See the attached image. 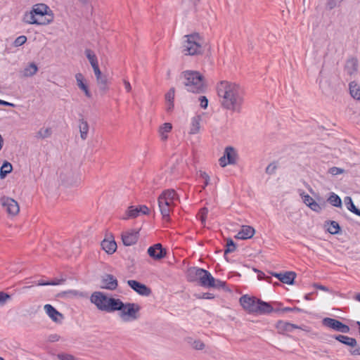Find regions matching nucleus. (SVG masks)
<instances>
[{"mask_svg": "<svg viewBox=\"0 0 360 360\" xmlns=\"http://www.w3.org/2000/svg\"><path fill=\"white\" fill-rule=\"evenodd\" d=\"M38 67L34 63H29L22 70V76L25 77H31L37 74Z\"/></svg>", "mask_w": 360, "mask_h": 360, "instance_id": "33", "label": "nucleus"}, {"mask_svg": "<svg viewBox=\"0 0 360 360\" xmlns=\"http://www.w3.org/2000/svg\"><path fill=\"white\" fill-rule=\"evenodd\" d=\"M322 323L326 327L343 333H347L350 330L348 326L342 323L338 320L331 318H324L322 321Z\"/></svg>", "mask_w": 360, "mask_h": 360, "instance_id": "16", "label": "nucleus"}, {"mask_svg": "<svg viewBox=\"0 0 360 360\" xmlns=\"http://www.w3.org/2000/svg\"><path fill=\"white\" fill-rule=\"evenodd\" d=\"M117 300L118 299L109 297L101 292H94L90 297L91 302L95 304L98 309L108 312L113 311Z\"/></svg>", "mask_w": 360, "mask_h": 360, "instance_id": "9", "label": "nucleus"}, {"mask_svg": "<svg viewBox=\"0 0 360 360\" xmlns=\"http://www.w3.org/2000/svg\"><path fill=\"white\" fill-rule=\"evenodd\" d=\"M236 249V245L231 239L227 240V248L225 250V254L233 252Z\"/></svg>", "mask_w": 360, "mask_h": 360, "instance_id": "44", "label": "nucleus"}, {"mask_svg": "<svg viewBox=\"0 0 360 360\" xmlns=\"http://www.w3.org/2000/svg\"><path fill=\"white\" fill-rule=\"evenodd\" d=\"M0 203L9 218H14L19 214L20 205L15 199L4 196L0 199Z\"/></svg>", "mask_w": 360, "mask_h": 360, "instance_id": "11", "label": "nucleus"}, {"mask_svg": "<svg viewBox=\"0 0 360 360\" xmlns=\"http://www.w3.org/2000/svg\"><path fill=\"white\" fill-rule=\"evenodd\" d=\"M207 213H208L207 209V208H202L200 211V212L198 214L202 224H203L205 223V220H206V217H207Z\"/></svg>", "mask_w": 360, "mask_h": 360, "instance_id": "45", "label": "nucleus"}, {"mask_svg": "<svg viewBox=\"0 0 360 360\" xmlns=\"http://www.w3.org/2000/svg\"><path fill=\"white\" fill-rule=\"evenodd\" d=\"M11 296L5 292H0V306H3L5 303L10 300Z\"/></svg>", "mask_w": 360, "mask_h": 360, "instance_id": "46", "label": "nucleus"}, {"mask_svg": "<svg viewBox=\"0 0 360 360\" xmlns=\"http://www.w3.org/2000/svg\"><path fill=\"white\" fill-rule=\"evenodd\" d=\"M276 328L279 333H284L292 332L294 329L300 328V327L288 322L280 321L276 323Z\"/></svg>", "mask_w": 360, "mask_h": 360, "instance_id": "32", "label": "nucleus"}, {"mask_svg": "<svg viewBox=\"0 0 360 360\" xmlns=\"http://www.w3.org/2000/svg\"><path fill=\"white\" fill-rule=\"evenodd\" d=\"M150 212V209L146 205H131L127 209L122 219H135L142 215H148Z\"/></svg>", "mask_w": 360, "mask_h": 360, "instance_id": "12", "label": "nucleus"}, {"mask_svg": "<svg viewBox=\"0 0 360 360\" xmlns=\"http://www.w3.org/2000/svg\"><path fill=\"white\" fill-rule=\"evenodd\" d=\"M0 360H5V359L2 357H0Z\"/></svg>", "mask_w": 360, "mask_h": 360, "instance_id": "62", "label": "nucleus"}, {"mask_svg": "<svg viewBox=\"0 0 360 360\" xmlns=\"http://www.w3.org/2000/svg\"><path fill=\"white\" fill-rule=\"evenodd\" d=\"M189 274L194 281H198L205 288H222L225 285L224 282L215 279L209 271L205 269L193 268L190 269Z\"/></svg>", "mask_w": 360, "mask_h": 360, "instance_id": "6", "label": "nucleus"}, {"mask_svg": "<svg viewBox=\"0 0 360 360\" xmlns=\"http://www.w3.org/2000/svg\"><path fill=\"white\" fill-rule=\"evenodd\" d=\"M328 202L333 206L341 208L342 207V200L335 193H332L330 194L328 198Z\"/></svg>", "mask_w": 360, "mask_h": 360, "instance_id": "39", "label": "nucleus"}, {"mask_svg": "<svg viewBox=\"0 0 360 360\" xmlns=\"http://www.w3.org/2000/svg\"><path fill=\"white\" fill-rule=\"evenodd\" d=\"M345 70L350 76L356 75L358 70L357 60L354 58L349 60L346 63Z\"/></svg>", "mask_w": 360, "mask_h": 360, "instance_id": "36", "label": "nucleus"}, {"mask_svg": "<svg viewBox=\"0 0 360 360\" xmlns=\"http://www.w3.org/2000/svg\"><path fill=\"white\" fill-rule=\"evenodd\" d=\"M13 171V166L11 163L8 161H4L0 167V179H4L6 176L11 173Z\"/></svg>", "mask_w": 360, "mask_h": 360, "instance_id": "37", "label": "nucleus"}, {"mask_svg": "<svg viewBox=\"0 0 360 360\" xmlns=\"http://www.w3.org/2000/svg\"><path fill=\"white\" fill-rule=\"evenodd\" d=\"M84 53L93 69V72L99 70L100 67L98 64V60L96 53L91 49H86Z\"/></svg>", "mask_w": 360, "mask_h": 360, "instance_id": "30", "label": "nucleus"}, {"mask_svg": "<svg viewBox=\"0 0 360 360\" xmlns=\"http://www.w3.org/2000/svg\"><path fill=\"white\" fill-rule=\"evenodd\" d=\"M38 134L40 137L46 138L51 136V130L49 128L41 129Z\"/></svg>", "mask_w": 360, "mask_h": 360, "instance_id": "47", "label": "nucleus"}, {"mask_svg": "<svg viewBox=\"0 0 360 360\" xmlns=\"http://www.w3.org/2000/svg\"><path fill=\"white\" fill-rule=\"evenodd\" d=\"M277 169V165L276 163H271L266 167V172L269 174L274 173Z\"/></svg>", "mask_w": 360, "mask_h": 360, "instance_id": "50", "label": "nucleus"}, {"mask_svg": "<svg viewBox=\"0 0 360 360\" xmlns=\"http://www.w3.org/2000/svg\"><path fill=\"white\" fill-rule=\"evenodd\" d=\"M55 20V13L51 7L45 3H37L25 11L22 15V22L28 25L48 26Z\"/></svg>", "mask_w": 360, "mask_h": 360, "instance_id": "2", "label": "nucleus"}, {"mask_svg": "<svg viewBox=\"0 0 360 360\" xmlns=\"http://www.w3.org/2000/svg\"><path fill=\"white\" fill-rule=\"evenodd\" d=\"M101 245L102 249L108 255L113 254L117 248L114 236L111 234L106 235Z\"/></svg>", "mask_w": 360, "mask_h": 360, "instance_id": "20", "label": "nucleus"}, {"mask_svg": "<svg viewBox=\"0 0 360 360\" xmlns=\"http://www.w3.org/2000/svg\"><path fill=\"white\" fill-rule=\"evenodd\" d=\"M350 96L355 100L360 101V85L355 81L349 84Z\"/></svg>", "mask_w": 360, "mask_h": 360, "instance_id": "35", "label": "nucleus"}, {"mask_svg": "<svg viewBox=\"0 0 360 360\" xmlns=\"http://www.w3.org/2000/svg\"><path fill=\"white\" fill-rule=\"evenodd\" d=\"M357 325L359 326V334H360V321L357 322Z\"/></svg>", "mask_w": 360, "mask_h": 360, "instance_id": "61", "label": "nucleus"}, {"mask_svg": "<svg viewBox=\"0 0 360 360\" xmlns=\"http://www.w3.org/2000/svg\"><path fill=\"white\" fill-rule=\"evenodd\" d=\"M141 307L136 303H124L118 299L113 311H118V317L123 323H131L140 317Z\"/></svg>", "mask_w": 360, "mask_h": 360, "instance_id": "5", "label": "nucleus"}, {"mask_svg": "<svg viewBox=\"0 0 360 360\" xmlns=\"http://www.w3.org/2000/svg\"><path fill=\"white\" fill-rule=\"evenodd\" d=\"M78 129L79 131L80 138L85 140L88 137L89 131V124L86 120L81 118L78 121Z\"/></svg>", "mask_w": 360, "mask_h": 360, "instance_id": "31", "label": "nucleus"}, {"mask_svg": "<svg viewBox=\"0 0 360 360\" xmlns=\"http://www.w3.org/2000/svg\"><path fill=\"white\" fill-rule=\"evenodd\" d=\"M335 339L340 342L349 347V352L352 356L360 355V346L355 338L343 335H338L335 337Z\"/></svg>", "mask_w": 360, "mask_h": 360, "instance_id": "13", "label": "nucleus"}, {"mask_svg": "<svg viewBox=\"0 0 360 360\" xmlns=\"http://www.w3.org/2000/svg\"><path fill=\"white\" fill-rule=\"evenodd\" d=\"M238 160V153L233 147H226L225 148L224 155L219 160V165L221 167H225L229 165H234Z\"/></svg>", "mask_w": 360, "mask_h": 360, "instance_id": "14", "label": "nucleus"}, {"mask_svg": "<svg viewBox=\"0 0 360 360\" xmlns=\"http://www.w3.org/2000/svg\"><path fill=\"white\" fill-rule=\"evenodd\" d=\"M59 284V283H56V282H52V283H39V285H58Z\"/></svg>", "mask_w": 360, "mask_h": 360, "instance_id": "56", "label": "nucleus"}, {"mask_svg": "<svg viewBox=\"0 0 360 360\" xmlns=\"http://www.w3.org/2000/svg\"><path fill=\"white\" fill-rule=\"evenodd\" d=\"M44 310L48 316L55 323H60L64 319V316L57 311L53 306L51 304H45L44 306Z\"/></svg>", "mask_w": 360, "mask_h": 360, "instance_id": "22", "label": "nucleus"}, {"mask_svg": "<svg viewBox=\"0 0 360 360\" xmlns=\"http://www.w3.org/2000/svg\"><path fill=\"white\" fill-rule=\"evenodd\" d=\"M178 199L174 190H166L158 198V206L162 217L168 220L170 213L175 206V200Z\"/></svg>", "mask_w": 360, "mask_h": 360, "instance_id": "8", "label": "nucleus"}, {"mask_svg": "<svg viewBox=\"0 0 360 360\" xmlns=\"http://www.w3.org/2000/svg\"><path fill=\"white\" fill-rule=\"evenodd\" d=\"M281 311L283 312L292 311V309L290 308V307H285V308L282 309Z\"/></svg>", "mask_w": 360, "mask_h": 360, "instance_id": "55", "label": "nucleus"}, {"mask_svg": "<svg viewBox=\"0 0 360 360\" xmlns=\"http://www.w3.org/2000/svg\"><path fill=\"white\" fill-rule=\"evenodd\" d=\"M324 228L330 234H338L340 231V226L339 224L335 221L328 220L325 221Z\"/></svg>", "mask_w": 360, "mask_h": 360, "instance_id": "34", "label": "nucleus"}, {"mask_svg": "<svg viewBox=\"0 0 360 360\" xmlns=\"http://www.w3.org/2000/svg\"><path fill=\"white\" fill-rule=\"evenodd\" d=\"M89 0H77V1L82 4H86Z\"/></svg>", "mask_w": 360, "mask_h": 360, "instance_id": "58", "label": "nucleus"}, {"mask_svg": "<svg viewBox=\"0 0 360 360\" xmlns=\"http://www.w3.org/2000/svg\"><path fill=\"white\" fill-rule=\"evenodd\" d=\"M344 203L347 207V210L354 213L355 214L360 216V210L356 207L352 198L350 197H345L344 198Z\"/></svg>", "mask_w": 360, "mask_h": 360, "instance_id": "38", "label": "nucleus"}, {"mask_svg": "<svg viewBox=\"0 0 360 360\" xmlns=\"http://www.w3.org/2000/svg\"><path fill=\"white\" fill-rule=\"evenodd\" d=\"M117 286V280L110 275H105L101 282V288L108 290H114Z\"/></svg>", "mask_w": 360, "mask_h": 360, "instance_id": "27", "label": "nucleus"}, {"mask_svg": "<svg viewBox=\"0 0 360 360\" xmlns=\"http://www.w3.org/2000/svg\"><path fill=\"white\" fill-rule=\"evenodd\" d=\"M122 83H123V85L124 86L126 91L128 93L131 92L132 88H131L130 82L127 79H122Z\"/></svg>", "mask_w": 360, "mask_h": 360, "instance_id": "51", "label": "nucleus"}, {"mask_svg": "<svg viewBox=\"0 0 360 360\" xmlns=\"http://www.w3.org/2000/svg\"><path fill=\"white\" fill-rule=\"evenodd\" d=\"M198 297L200 299H213L214 296L212 293L206 292L198 295Z\"/></svg>", "mask_w": 360, "mask_h": 360, "instance_id": "52", "label": "nucleus"}, {"mask_svg": "<svg viewBox=\"0 0 360 360\" xmlns=\"http://www.w3.org/2000/svg\"><path fill=\"white\" fill-rule=\"evenodd\" d=\"M27 41V37L24 35L17 37L14 41L15 46H22Z\"/></svg>", "mask_w": 360, "mask_h": 360, "instance_id": "48", "label": "nucleus"}, {"mask_svg": "<svg viewBox=\"0 0 360 360\" xmlns=\"http://www.w3.org/2000/svg\"><path fill=\"white\" fill-rule=\"evenodd\" d=\"M192 347L196 350H202L205 347L203 342L199 340H194L191 345Z\"/></svg>", "mask_w": 360, "mask_h": 360, "instance_id": "43", "label": "nucleus"}, {"mask_svg": "<svg viewBox=\"0 0 360 360\" xmlns=\"http://www.w3.org/2000/svg\"><path fill=\"white\" fill-rule=\"evenodd\" d=\"M173 130V125L170 122H164L159 125L157 129L158 136L162 143H166Z\"/></svg>", "mask_w": 360, "mask_h": 360, "instance_id": "19", "label": "nucleus"}, {"mask_svg": "<svg viewBox=\"0 0 360 360\" xmlns=\"http://www.w3.org/2000/svg\"><path fill=\"white\" fill-rule=\"evenodd\" d=\"M60 179L61 184L66 187L75 186L80 184L79 176L72 172H61Z\"/></svg>", "mask_w": 360, "mask_h": 360, "instance_id": "18", "label": "nucleus"}, {"mask_svg": "<svg viewBox=\"0 0 360 360\" xmlns=\"http://www.w3.org/2000/svg\"><path fill=\"white\" fill-rule=\"evenodd\" d=\"M207 48L205 37L198 32L185 35L181 42V52L187 56H202Z\"/></svg>", "mask_w": 360, "mask_h": 360, "instance_id": "3", "label": "nucleus"}, {"mask_svg": "<svg viewBox=\"0 0 360 360\" xmlns=\"http://www.w3.org/2000/svg\"><path fill=\"white\" fill-rule=\"evenodd\" d=\"M198 102L199 103V105L201 108L205 110L207 108L208 106V99L205 96H200L198 98Z\"/></svg>", "mask_w": 360, "mask_h": 360, "instance_id": "41", "label": "nucleus"}, {"mask_svg": "<svg viewBox=\"0 0 360 360\" xmlns=\"http://www.w3.org/2000/svg\"><path fill=\"white\" fill-rule=\"evenodd\" d=\"M240 303L243 308L249 313L264 314L273 311V308L269 304L248 295L241 297Z\"/></svg>", "mask_w": 360, "mask_h": 360, "instance_id": "7", "label": "nucleus"}, {"mask_svg": "<svg viewBox=\"0 0 360 360\" xmlns=\"http://www.w3.org/2000/svg\"><path fill=\"white\" fill-rule=\"evenodd\" d=\"M166 250L164 249L160 243L155 244L148 249V254L155 260H160L166 255Z\"/></svg>", "mask_w": 360, "mask_h": 360, "instance_id": "21", "label": "nucleus"}, {"mask_svg": "<svg viewBox=\"0 0 360 360\" xmlns=\"http://www.w3.org/2000/svg\"><path fill=\"white\" fill-rule=\"evenodd\" d=\"M354 299H355L357 302H360V292H359V293H357V294H356V295H355Z\"/></svg>", "mask_w": 360, "mask_h": 360, "instance_id": "57", "label": "nucleus"}, {"mask_svg": "<svg viewBox=\"0 0 360 360\" xmlns=\"http://www.w3.org/2000/svg\"><path fill=\"white\" fill-rule=\"evenodd\" d=\"M200 176L205 181V186L203 187V188L207 186L209 184V181H210V176L209 175L205 172H200Z\"/></svg>", "mask_w": 360, "mask_h": 360, "instance_id": "49", "label": "nucleus"}, {"mask_svg": "<svg viewBox=\"0 0 360 360\" xmlns=\"http://www.w3.org/2000/svg\"><path fill=\"white\" fill-rule=\"evenodd\" d=\"M175 98V89L174 87L171 88L165 94V105L166 110L169 112H172L174 107V101Z\"/></svg>", "mask_w": 360, "mask_h": 360, "instance_id": "29", "label": "nucleus"}, {"mask_svg": "<svg viewBox=\"0 0 360 360\" xmlns=\"http://www.w3.org/2000/svg\"><path fill=\"white\" fill-rule=\"evenodd\" d=\"M68 294H70L71 296L72 297H77V296H79V297H82V294L79 292L78 291H76V290H71L68 292H67Z\"/></svg>", "mask_w": 360, "mask_h": 360, "instance_id": "53", "label": "nucleus"}, {"mask_svg": "<svg viewBox=\"0 0 360 360\" xmlns=\"http://www.w3.org/2000/svg\"><path fill=\"white\" fill-rule=\"evenodd\" d=\"M76 89L86 99H91L93 93L89 79L82 72H77L74 75Z\"/></svg>", "mask_w": 360, "mask_h": 360, "instance_id": "10", "label": "nucleus"}, {"mask_svg": "<svg viewBox=\"0 0 360 360\" xmlns=\"http://www.w3.org/2000/svg\"><path fill=\"white\" fill-rule=\"evenodd\" d=\"M292 309V311H300V310H301L300 308H297V307H294Z\"/></svg>", "mask_w": 360, "mask_h": 360, "instance_id": "60", "label": "nucleus"}, {"mask_svg": "<svg viewBox=\"0 0 360 360\" xmlns=\"http://www.w3.org/2000/svg\"><path fill=\"white\" fill-rule=\"evenodd\" d=\"M57 357L59 360H79L75 356L66 354V353H60L57 355Z\"/></svg>", "mask_w": 360, "mask_h": 360, "instance_id": "42", "label": "nucleus"}, {"mask_svg": "<svg viewBox=\"0 0 360 360\" xmlns=\"http://www.w3.org/2000/svg\"><path fill=\"white\" fill-rule=\"evenodd\" d=\"M255 233V230L250 226H243L235 238L240 240H247L252 238Z\"/></svg>", "mask_w": 360, "mask_h": 360, "instance_id": "25", "label": "nucleus"}, {"mask_svg": "<svg viewBox=\"0 0 360 360\" xmlns=\"http://www.w3.org/2000/svg\"><path fill=\"white\" fill-rule=\"evenodd\" d=\"M272 275L282 283L288 285L293 284L294 280L296 278V274L294 271H287L283 274L274 273Z\"/></svg>", "mask_w": 360, "mask_h": 360, "instance_id": "24", "label": "nucleus"}, {"mask_svg": "<svg viewBox=\"0 0 360 360\" xmlns=\"http://www.w3.org/2000/svg\"><path fill=\"white\" fill-rule=\"evenodd\" d=\"M0 105H6V106H12V107H13L15 105L13 103H11L3 101V100H0Z\"/></svg>", "mask_w": 360, "mask_h": 360, "instance_id": "54", "label": "nucleus"}, {"mask_svg": "<svg viewBox=\"0 0 360 360\" xmlns=\"http://www.w3.org/2000/svg\"><path fill=\"white\" fill-rule=\"evenodd\" d=\"M182 75L184 84L188 91L200 94L206 89L205 77L200 72L186 70L182 73Z\"/></svg>", "mask_w": 360, "mask_h": 360, "instance_id": "4", "label": "nucleus"}, {"mask_svg": "<svg viewBox=\"0 0 360 360\" xmlns=\"http://www.w3.org/2000/svg\"><path fill=\"white\" fill-rule=\"evenodd\" d=\"M301 199L304 204L309 207L311 210L319 213L324 208V203H321L315 200L311 195L305 192L300 193Z\"/></svg>", "mask_w": 360, "mask_h": 360, "instance_id": "15", "label": "nucleus"}, {"mask_svg": "<svg viewBox=\"0 0 360 360\" xmlns=\"http://www.w3.org/2000/svg\"><path fill=\"white\" fill-rule=\"evenodd\" d=\"M264 277V274L262 272H259V274H258V278L259 279H262Z\"/></svg>", "mask_w": 360, "mask_h": 360, "instance_id": "59", "label": "nucleus"}, {"mask_svg": "<svg viewBox=\"0 0 360 360\" xmlns=\"http://www.w3.org/2000/svg\"><path fill=\"white\" fill-rule=\"evenodd\" d=\"M128 285L137 293L141 295H148L150 293V290L144 284L134 280L127 281Z\"/></svg>", "mask_w": 360, "mask_h": 360, "instance_id": "23", "label": "nucleus"}, {"mask_svg": "<svg viewBox=\"0 0 360 360\" xmlns=\"http://www.w3.org/2000/svg\"><path fill=\"white\" fill-rule=\"evenodd\" d=\"M97 86L103 93H106L110 89V82L107 76L102 73L101 69L94 72Z\"/></svg>", "mask_w": 360, "mask_h": 360, "instance_id": "17", "label": "nucleus"}, {"mask_svg": "<svg viewBox=\"0 0 360 360\" xmlns=\"http://www.w3.org/2000/svg\"><path fill=\"white\" fill-rule=\"evenodd\" d=\"M345 172V170L342 168L337 167H332L328 170V173L332 176H337L342 174Z\"/></svg>", "mask_w": 360, "mask_h": 360, "instance_id": "40", "label": "nucleus"}, {"mask_svg": "<svg viewBox=\"0 0 360 360\" xmlns=\"http://www.w3.org/2000/svg\"><path fill=\"white\" fill-rule=\"evenodd\" d=\"M202 117L195 115L191 119L189 126V134H197L200 132L201 128Z\"/></svg>", "mask_w": 360, "mask_h": 360, "instance_id": "28", "label": "nucleus"}, {"mask_svg": "<svg viewBox=\"0 0 360 360\" xmlns=\"http://www.w3.org/2000/svg\"><path fill=\"white\" fill-rule=\"evenodd\" d=\"M217 94L222 107L231 111H239L243 103L244 91L236 82L222 80L217 83Z\"/></svg>", "mask_w": 360, "mask_h": 360, "instance_id": "1", "label": "nucleus"}, {"mask_svg": "<svg viewBox=\"0 0 360 360\" xmlns=\"http://www.w3.org/2000/svg\"><path fill=\"white\" fill-rule=\"evenodd\" d=\"M122 238L125 245H132L135 244L138 240V232L135 231L124 232L122 235Z\"/></svg>", "mask_w": 360, "mask_h": 360, "instance_id": "26", "label": "nucleus"}]
</instances>
